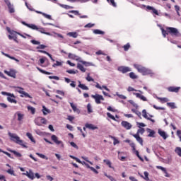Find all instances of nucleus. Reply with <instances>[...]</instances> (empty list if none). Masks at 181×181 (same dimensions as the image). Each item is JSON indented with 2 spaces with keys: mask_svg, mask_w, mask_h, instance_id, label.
<instances>
[{
  "mask_svg": "<svg viewBox=\"0 0 181 181\" xmlns=\"http://www.w3.org/2000/svg\"><path fill=\"white\" fill-rule=\"evenodd\" d=\"M67 35L70 36V37H74L76 39L78 36V34L76 32H70L67 33Z\"/></svg>",
  "mask_w": 181,
  "mask_h": 181,
  "instance_id": "nucleus-27",
  "label": "nucleus"
},
{
  "mask_svg": "<svg viewBox=\"0 0 181 181\" xmlns=\"http://www.w3.org/2000/svg\"><path fill=\"white\" fill-rule=\"evenodd\" d=\"M68 57L69 59H72L73 60H78V57L72 53H69Z\"/></svg>",
  "mask_w": 181,
  "mask_h": 181,
  "instance_id": "nucleus-29",
  "label": "nucleus"
},
{
  "mask_svg": "<svg viewBox=\"0 0 181 181\" xmlns=\"http://www.w3.org/2000/svg\"><path fill=\"white\" fill-rule=\"evenodd\" d=\"M8 152H11V153H13L16 156V158H22V154H21V153L11 149H8Z\"/></svg>",
  "mask_w": 181,
  "mask_h": 181,
  "instance_id": "nucleus-23",
  "label": "nucleus"
},
{
  "mask_svg": "<svg viewBox=\"0 0 181 181\" xmlns=\"http://www.w3.org/2000/svg\"><path fill=\"white\" fill-rule=\"evenodd\" d=\"M93 33L95 35H104V31H101L100 30L96 29L93 30Z\"/></svg>",
  "mask_w": 181,
  "mask_h": 181,
  "instance_id": "nucleus-40",
  "label": "nucleus"
},
{
  "mask_svg": "<svg viewBox=\"0 0 181 181\" xmlns=\"http://www.w3.org/2000/svg\"><path fill=\"white\" fill-rule=\"evenodd\" d=\"M158 134L160 136H162V138H163V139H166L168 138V135L166 134V132L159 129L158 130Z\"/></svg>",
  "mask_w": 181,
  "mask_h": 181,
  "instance_id": "nucleus-25",
  "label": "nucleus"
},
{
  "mask_svg": "<svg viewBox=\"0 0 181 181\" xmlns=\"http://www.w3.org/2000/svg\"><path fill=\"white\" fill-rule=\"evenodd\" d=\"M87 110L88 114H91V112H93V109H91V105L90 103L87 105Z\"/></svg>",
  "mask_w": 181,
  "mask_h": 181,
  "instance_id": "nucleus-51",
  "label": "nucleus"
},
{
  "mask_svg": "<svg viewBox=\"0 0 181 181\" xmlns=\"http://www.w3.org/2000/svg\"><path fill=\"white\" fill-rule=\"evenodd\" d=\"M132 136H134V138L136 139L137 142H139V144H140V145H141V146L144 145V139H142V138L139 136V134H132Z\"/></svg>",
  "mask_w": 181,
  "mask_h": 181,
  "instance_id": "nucleus-13",
  "label": "nucleus"
},
{
  "mask_svg": "<svg viewBox=\"0 0 181 181\" xmlns=\"http://www.w3.org/2000/svg\"><path fill=\"white\" fill-rule=\"evenodd\" d=\"M134 153L137 156V158H139V159H140V160L141 162H144V158L142 157H141V156L139 155V151H136L134 152Z\"/></svg>",
  "mask_w": 181,
  "mask_h": 181,
  "instance_id": "nucleus-49",
  "label": "nucleus"
},
{
  "mask_svg": "<svg viewBox=\"0 0 181 181\" xmlns=\"http://www.w3.org/2000/svg\"><path fill=\"white\" fill-rule=\"evenodd\" d=\"M146 9L148 11H152V13L155 15H159V13L158 12V10H156L155 8L151 6H146Z\"/></svg>",
  "mask_w": 181,
  "mask_h": 181,
  "instance_id": "nucleus-20",
  "label": "nucleus"
},
{
  "mask_svg": "<svg viewBox=\"0 0 181 181\" xmlns=\"http://www.w3.org/2000/svg\"><path fill=\"white\" fill-rule=\"evenodd\" d=\"M117 97H119V98H121L122 100H127V96L124 95L117 93Z\"/></svg>",
  "mask_w": 181,
  "mask_h": 181,
  "instance_id": "nucleus-60",
  "label": "nucleus"
},
{
  "mask_svg": "<svg viewBox=\"0 0 181 181\" xmlns=\"http://www.w3.org/2000/svg\"><path fill=\"white\" fill-rule=\"evenodd\" d=\"M145 132V129L144 128H140L139 129H138L137 133L139 135V134H141V135H143V134Z\"/></svg>",
  "mask_w": 181,
  "mask_h": 181,
  "instance_id": "nucleus-53",
  "label": "nucleus"
},
{
  "mask_svg": "<svg viewBox=\"0 0 181 181\" xmlns=\"http://www.w3.org/2000/svg\"><path fill=\"white\" fill-rule=\"evenodd\" d=\"M133 94L134 95H136L137 98H140V100H142V101H148V99H146V98L141 93H134Z\"/></svg>",
  "mask_w": 181,
  "mask_h": 181,
  "instance_id": "nucleus-17",
  "label": "nucleus"
},
{
  "mask_svg": "<svg viewBox=\"0 0 181 181\" xmlns=\"http://www.w3.org/2000/svg\"><path fill=\"white\" fill-rule=\"evenodd\" d=\"M7 173H8L9 175H12L13 176H15V171H13V170L12 169H8L7 170Z\"/></svg>",
  "mask_w": 181,
  "mask_h": 181,
  "instance_id": "nucleus-57",
  "label": "nucleus"
},
{
  "mask_svg": "<svg viewBox=\"0 0 181 181\" xmlns=\"http://www.w3.org/2000/svg\"><path fill=\"white\" fill-rule=\"evenodd\" d=\"M70 105L74 112H77V114H80V109L77 108V106H76L74 103H70Z\"/></svg>",
  "mask_w": 181,
  "mask_h": 181,
  "instance_id": "nucleus-22",
  "label": "nucleus"
},
{
  "mask_svg": "<svg viewBox=\"0 0 181 181\" xmlns=\"http://www.w3.org/2000/svg\"><path fill=\"white\" fill-rule=\"evenodd\" d=\"M80 63H82L83 64V66H86V67H88L90 66H93V64L90 63V62H87L86 61H79Z\"/></svg>",
  "mask_w": 181,
  "mask_h": 181,
  "instance_id": "nucleus-41",
  "label": "nucleus"
},
{
  "mask_svg": "<svg viewBox=\"0 0 181 181\" xmlns=\"http://www.w3.org/2000/svg\"><path fill=\"white\" fill-rule=\"evenodd\" d=\"M51 139H52V141H53V142H54V144H56L57 145H60L61 144H63V141H59V140H58V138H57V136L54 135V134H53V135L51 136Z\"/></svg>",
  "mask_w": 181,
  "mask_h": 181,
  "instance_id": "nucleus-16",
  "label": "nucleus"
},
{
  "mask_svg": "<svg viewBox=\"0 0 181 181\" xmlns=\"http://www.w3.org/2000/svg\"><path fill=\"white\" fill-rule=\"evenodd\" d=\"M21 23L24 25V26H27V28L33 29V30H39V28H37V26H36L35 24H28L25 21H22Z\"/></svg>",
  "mask_w": 181,
  "mask_h": 181,
  "instance_id": "nucleus-10",
  "label": "nucleus"
},
{
  "mask_svg": "<svg viewBox=\"0 0 181 181\" xmlns=\"http://www.w3.org/2000/svg\"><path fill=\"white\" fill-rule=\"evenodd\" d=\"M28 111L31 112V114L33 115L36 112V109L32 106H28L27 107Z\"/></svg>",
  "mask_w": 181,
  "mask_h": 181,
  "instance_id": "nucleus-35",
  "label": "nucleus"
},
{
  "mask_svg": "<svg viewBox=\"0 0 181 181\" xmlns=\"http://www.w3.org/2000/svg\"><path fill=\"white\" fill-rule=\"evenodd\" d=\"M170 93H179L180 87L170 86L167 88Z\"/></svg>",
  "mask_w": 181,
  "mask_h": 181,
  "instance_id": "nucleus-14",
  "label": "nucleus"
},
{
  "mask_svg": "<svg viewBox=\"0 0 181 181\" xmlns=\"http://www.w3.org/2000/svg\"><path fill=\"white\" fill-rule=\"evenodd\" d=\"M168 35L174 36L175 37H180L181 34L179 32V30L177 28H173V27H168Z\"/></svg>",
  "mask_w": 181,
  "mask_h": 181,
  "instance_id": "nucleus-4",
  "label": "nucleus"
},
{
  "mask_svg": "<svg viewBox=\"0 0 181 181\" xmlns=\"http://www.w3.org/2000/svg\"><path fill=\"white\" fill-rule=\"evenodd\" d=\"M175 153H177L178 155V156L181 157V148L180 147H176V148L175 149Z\"/></svg>",
  "mask_w": 181,
  "mask_h": 181,
  "instance_id": "nucleus-46",
  "label": "nucleus"
},
{
  "mask_svg": "<svg viewBox=\"0 0 181 181\" xmlns=\"http://www.w3.org/2000/svg\"><path fill=\"white\" fill-rule=\"evenodd\" d=\"M86 128H88V129H92L93 131H94V129H98V127H97V126L93 124H88L86 123L85 124Z\"/></svg>",
  "mask_w": 181,
  "mask_h": 181,
  "instance_id": "nucleus-19",
  "label": "nucleus"
},
{
  "mask_svg": "<svg viewBox=\"0 0 181 181\" xmlns=\"http://www.w3.org/2000/svg\"><path fill=\"white\" fill-rule=\"evenodd\" d=\"M177 136L180 138V141L181 142V130L177 131Z\"/></svg>",
  "mask_w": 181,
  "mask_h": 181,
  "instance_id": "nucleus-64",
  "label": "nucleus"
},
{
  "mask_svg": "<svg viewBox=\"0 0 181 181\" xmlns=\"http://www.w3.org/2000/svg\"><path fill=\"white\" fill-rule=\"evenodd\" d=\"M49 78H50V80H60V78H59V76H49Z\"/></svg>",
  "mask_w": 181,
  "mask_h": 181,
  "instance_id": "nucleus-61",
  "label": "nucleus"
},
{
  "mask_svg": "<svg viewBox=\"0 0 181 181\" xmlns=\"http://www.w3.org/2000/svg\"><path fill=\"white\" fill-rule=\"evenodd\" d=\"M167 105L168 107L172 108V110H175L176 108V105L175 103H167Z\"/></svg>",
  "mask_w": 181,
  "mask_h": 181,
  "instance_id": "nucleus-39",
  "label": "nucleus"
},
{
  "mask_svg": "<svg viewBox=\"0 0 181 181\" xmlns=\"http://www.w3.org/2000/svg\"><path fill=\"white\" fill-rule=\"evenodd\" d=\"M36 69H37V70H38V71H40V73H42V74H47V76L52 74L51 72H48L47 71H45V70L40 69L39 66H37Z\"/></svg>",
  "mask_w": 181,
  "mask_h": 181,
  "instance_id": "nucleus-26",
  "label": "nucleus"
},
{
  "mask_svg": "<svg viewBox=\"0 0 181 181\" xmlns=\"http://www.w3.org/2000/svg\"><path fill=\"white\" fill-rule=\"evenodd\" d=\"M57 66H62V62L56 61V63L52 65V67H56Z\"/></svg>",
  "mask_w": 181,
  "mask_h": 181,
  "instance_id": "nucleus-63",
  "label": "nucleus"
},
{
  "mask_svg": "<svg viewBox=\"0 0 181 181\" xmlns=\"http://www.w3.org/2000/svg\"><path fill=\"white\" fill-rule=\"evenodd\" d=\"M168 28H165V30H164L163 28H161V31H162V35L163 36V37H166V36H168V35H169V33H168Z\"/></svg>",
  "mask_w": 181,
  "mask_h": 181,
  "instance_id": "nucleus-30",
  "label": "nucleus"
},
{
  "mask_svg": "<svg viewBox=\"0 0 181 181\" xmlns=\"http://www.w3.org/2000/svg\"><path fill=\"white\" fill-rule=\"evenodd\" d=\"M130 146L132 148V151L134 152L136 151L137 150L135 148V144L134 143H130Z\"/></svg>",
  "mask_w": 181,
  "mask_h": 181,
  "instance_id": "nucleus-58",
  "label": "nucleus"
},
{
  "mask_svg": "<svg viewBox=\"0 0 181 181\" xmlns=\"http://www.w3.org/2000/svg\"><path fill=\"white\" fill-rule=\"evenodd\" d=\"M34 122L38 127H42V124H44L45 125L47 124V120L42 117H38L35 119Z\"/></svg>",
  "mask_w": 181,
  "mask_h": 181,
  "instance_id": "nucleus-6",
  "label": "nucleus"
},
{
  "mask_svg": "<svg viewBox=\"0 0 181 181\" xmlns=\"http://www.w3.org/2000/svg\"><path fill=\"white\" fill-rule=\"evenodd\" d=\"M142 116L144 118H146V119H148V114L146 113V110H142Z\"/></svg>",
  "mask_w": 181,
  "mask_h": 181,
  "instance_id": "nucleus-50",
  "label": "nucleus"
},
{
  "mask_svg": "<svg viewBox=\"0 0 181 181\" xmlns=\"http://www.w3.org/2000/svg\"><path fill=\"white\" fill-rule=\"evenodd\" d=\"M23 175L27 176L29 179L31 180H33L35 179V174L33 173V171L32 170H29V171H26Z\"/></svg>",
  "mask_w": 181,
  "mask_h": 181,
  "instance_id": "nucleus-12",
  "label": "nucleus"
},
{
  "mask_svg": "<svg viewBox=\"0 0 181 181\" xmlns=\"http://www.w3.org/2000/svg\"><path fill=\"white\" fill-rule=\"evenodd\" d=\"M1 54H3V56H6V57H8V59H11V60H15V62H16L17 63H19V59L15 58V57H11L8 54H6L4 52H1Z\"/></svg>",
  "mask_w": 181,
  "mask_h": 181,
  "instance_id": "nucleus-18",
  "label": "nucleus"
},
{
  "mask_svg": "<svg viewBox=\"0 0 181 181\" xmlns=\"http://www.w3.org/2000/svg\"><path fill=\"white\" fill-rule=\"evenodd\" d=\"M92 98H94L96 104H100L101 101H104V97L103 95L96 94V95H92Z\"/></svg>",
  "mask_w": 181,
  "mask_h": 181,
  "instance_id": "nucleus-7",
  "label": "nucleus"
},
{
  "mask_svg": "<svg viewBox=\"0 0 181 181\" xmlns=\"http://www.w3.org/2000/svg\"><path fill=\"white\" fill-rule=\"evenodd\" d=\"M36 155L37 156H39L40 158H41L42 159H45L46 160H47V159H49L46 156H45V154H42L40 153H36Z\"/></svg>",
  "mask_w": 181,
  "mask_h": 181,
  "instance_id": "nucleus-44",
  "label": "nucleus"
},
{
  "mask_svg": "<svg viewBox=\"0 0 181 181\" xmlns=\"http://www.w3.org/2000/svg\"><path fill=\"white\" fill-rule=\"evenodd\" d=\"M157 169H160V170H162V172H163L165 173V177H170V175L169 173H168V171L166 170V168L160 166V165H158L156 166Z\"/></svg>",
  "mask_w": 181,
  "mask_h": 181,
  "instance_id": "nucleus-15",
  "label": "nucleus"
},
{
  "mask_svg": "<svg viewBox=\"0 0 181 181\" xmlns=\"http://www.w3.org/2000/svg\"><path fill=\"white\" fill-rule=\"evenodd\" d=\"M129 76L130 78H132V80H135V79L138 78V76L135 75V73H134V72H130L129 74Z\"/></svg>",
  "mask_w": 181,
  "mask_h": 181,
  "instance_id": "nucleus-38",
  "label": "nucleus"
},
{
  "mask_svg": "<svg viewBox=\"0 0 181 181\" xmlns=\"http://www.w3.org/2000/svg\"><path fill=\"white\" fill-rule=\"evenodd\" d=\"M93 26H95V24L89 23L86 25H85L84 28H93Z\"/></svg>",
  "mask_w": 181,
  "mask_h": 181,
  "instance_id": "nucleus-54",
  "label": "nucleus"
},
{
  "mask_svg": "<svg viewBox=\"0 0 181 181\" xmlns=\"http://www.w3.org/2000/svg\"><path fill=\"white\" fill-rule=\"evenodd\" d=\"M158 100L162 103V104L165 103H168L169 101V99L168 98H158Z\"/></svg>",
  "mask_w": 181,
  "mask_h": 181,
  "instance_id": "nucleus-37",
  "label": "nucleus"
},
{
  "mask_svg": "<svg viewBox=\"0 0 181 181\" xmlns=\"http://www.w3.org/2000/svg\"><path fill=\"white\" fill-rule=\"evenodd\" d=\"M104 163L107 165L110 169H114V167H112L111 161L110 160L105 159L103 160Z\"/></svg>",
  "mask_w": 181,
  "mask_h": 181,
  "instance_id": "nucleus-28",
  "label": "nucleus"
},
{
  "mask_svg": "<svg viewBox=\"0 0 181 181\" xmlns=\"http://www.w3.org/2000/svg\"><path fill=\"white\" fill-rule=\"evenodd\" d=\"M79 84L78 85V87H79V88H81L82 90H88V88L84 85V84H82L81 82L79 81H78Z\"/></svg>",
  "mask_w": 181,
  "mask_h": 181,
  "instance_id": "nucleus-31",
  "label": "nucleus"
},
{
  "mask_svg": "<svg viewBox=\"0 0 181 181\" xmlns=\"http://www.w3.org/2000/svg\"><path fill=\"white\" fill-rule=\"evenodd\" d=\"M8 135L10 137L11 141L13 142H15L18 145H21V146H23V148H28V146L23 144V140H21V137L16 135V134L8 132Z\"/></svg>",
  "mask_w": 181,
  "mask_h": 181,
  "instance_id": "nucleus-1",
  "label": "nucleus"
},
{
  "mask_svg": "<svg viewBox=\"0 0 181 181\" xmlns=\"http://www.w3.org/2000/svg\"><path fill=\"white\" fill-rule=\"evenodd\" d=\"M4 73L9 77H13V78H16V71L13 69H11L10 71L5 70Z\"/></svg>",
  "mask_w": 181,
  "mask_h": 181,
  "instance_id": "nucleus-9",
  "label": "nucleus"
},
{
  "mask_svg": "<svg viewBox=\"0 0 181 181\" xmlns=\"http://www.w3.org/2000/svg\"><path fill=\"white\" fill-rule=\"evenodd\" d=\"M130 47H131V45H129V42L127 43L125 45L123 46V49L124 52H128Z\"/></svg>",
  "mask_w": 181,
  "mask_h": 181,
  "instance_id": "nucleus-42",
  "label": "nucleus"
},
{
  "mask_svg": "<svg viewBox=\"0 0 181 181\" xmlns=\"http://www.w3.org/2000/svg\"><path fill=\"white\" fill-rule=\"evenodd\" d=\"M84 165H86V168L88 169H90V170L92 172H93V173H95V175H98V171L95 170V168H94L93 167L90 166V165L87 164V163L83 162Z\"/></svg>",
  "mask_w": 181,
  "mask_h": 181,
  "instance_id": "nucleus-21",
  "label": "nucleus"
},
{
  "mask_svg": "<svg viewBox=\"0 0 181 181\" xmlns=\"http://www.w3.org/2000/svg\"><path fill=\"white\" fill-rule=\"evenodd\" d=\"M144 177L142 175H140L141 177H142V179H144V180L146 181H149V173H148L147 171H145L144 173Z\"/></svg>",
  "mask_w": 181,
  "mask_h": 181,
  "instance_id": "nucleus-24",
  "label": "nucleus"
},
{
  "mask_svg": "<svg viewBox=\"0 0 181 181\" xmlns=\"http://www.w3.org/2000/svg\"><path fill=\"white\" fill-rule=\"evenodd\" d=\"M127 91H129V93H131V91H139V93H142V91L141 90H138L135 88H134L133 87L129 86L127 88Z\"/></svg>",
  "mask_w": 181,
  "mask_h": 181,
  "instance_id": "nucleus-47",
  "label": "nucleus"
},
{
  "mask_svg": "<svg viewBox=\"0 0 181 181\" xmlns=\"http://www.w3.org/2000/svg\"><path fill=\"white\" fill-rule=\"evenodd\" d=\"M77 69H78V70H81V71H82L83 73H86V68H84L82 64H78Z\"/></svg>",
  "mask_w": 181,
  "mask_h": 181,
  "instance_id": "nucleus-34",
  "label": "nucleus"
},
{
  "mask_svg": "<svg viewBox=\"0 0 181 181\" xmlns=\"http://www.w3.org/2000/svg\"><path fill=\"white\" fill-rule=\"evenodd\" d=\"M38 32H40V33H44V35H49V33L45 32V28H38Z\"/></svg>",
  "mask_w": 181,
  "mask_h": 181,
  "instance_id": "nucleus-56",
  "label": "nucleus"
},
{
  "mask_svg": "<svg viewBox=\"0 0 181 181\" xmlns=\"http://www.w3.org/2000/svg\"><path fill=\"white\" fill-rule=\"evenodd\" d=\"M121 125L122 127H123V128H124L127 131L131 129V128H132V124L127 121H122L121 122Z\"/></svg>",
  "mask_w": 181,
  "mask_h": 181,
  "instance_id": "nucleus-11",
  "label": "nucleus"
},
{
  "mask_svg": "<svg viewBox=\"0 0 181 181\" xmlns=\"http://www.w3.org/2000/svg\"><path fill=\"white\" fill-rule=\"evenodd\" d=\"M107 116L108 117V118H110V119H113V121H117V119H115V117L111 115V113L107 112Z\"/></svg>",
  "mask_w": 181,
  "mask_h": 181,
  "instance_id": "nucleus-52",
  "label": "nucleus"
},
{
  "mask_svg": "<svg viewBox=\"0 0 181 181\" xmlns=\"http://www.w3.org/2000/svg\"><path fill=\"white\" fill-rule=\"evenodd\" d=\"M153 108H155V110H161L162 111H165V107H158L156 105H153Z\"/></svg>",
  "mask_w": 181,
  "mask_h": 181,
  "instance_id": "nucleus-55",
  "label": "nucleus"
},
{
  "mask_svg": "<svg viewBox=\"0 0 181 181\" xmlns=\"http://www.w3.org/2000/svg\"><path fill=\"white\" fill-rule=\"evenodd\" d=\"M107 110L111 111V112H117V109H114L111 106H109L107 107Z\"/></svg>",
  "mask_w": 181,
  "mask_h": 181,
  "instance_id": "nucleus-59",
  "label": "nucleus"
},
{
  "mask_svg": "<svg viewBox=\"0 0 181 181\" xmlns=\"http://www.w3.org/2000/svg\"><path fill=\"white\" fill-rule=\"evenodd\" d=\"M26 135H27L28 138H29V139L30 140L31 142H34V144L36 143V141H35V139L33 138V136H32V134L28 132V133H26Z\"/></svg>",
  "mask_w": 181,
  "mask_h": 181,
  "instance_id": "nucleus-32",
  "label": "nucleus"
},
{
  "mask_svg": "<svg viewBox=\"0 0 181 181\" xmlns=\"http://www.w3.org/2000/svg\"><path fill=\"white\" fill-rule=\"evenodd\" d=\"M2 95H7V101L8 103H11L13 104H18V100H16L15 98L16 97L13 93H7V92H1Z\"/></svg>",
  "mask_w": 181,
  "mask_h": 181,
  "instance_id": "nucleus-3",
  "label": "nucleus"
},
{
  "mask_svg": "<svg viewBox=\"0 0 181 181\" xmlns=\"http://www.w3.org/2000/svg\"><path fill=\"white\" fill-rule=\"evenodd\" d=\"M16 115L18 116V121H22V119H23V117H25V115L21 114L19 112H18Z\"/></svg>",
  "mask_w": 181,
  "mask_h": 181,
  "instance_id": "nucleus-36",
  "label": "nucleus"
},
{
  "mask_svg": "<svg viewBox=\"0 0 181 181\" xmlns=\"http://www.w3.org/2000/svg\"><path fill=\"white\" fill-rule=\"evenodd\" d=\"M0 152H2V153H4V155L8 156V157L10 158L11 159H13V158L11 156V153H9L8 152L5 151L1 148H0Z\"/></svg>",
  "mask_w": 181,
  "mask_h": 181,
  "instance_id": "nucleus-45",
  "label": "nucleus"
},
{
  "mask_svg": "<svg viewBox=\"0 0 181 181\" xmlns=\"http://www.w3.org/2000/svg\"><path fill=\"white\" fill-rule=\"evenodd\" d=\"M118 71H120V73H123V74H125V73H129V71H132V69L129 66H119L117 69Z\"/></svg>",
  "mask_w": 181,
  "mask_h": 181,
  "instance_id": "nucleus-8",
  "label": "nucleus"
},
{
  "mask_svg": "<svg viewBox=\"0 0 181 181\" xmlns=\"http://www.w3.org/2000/svg\"><path fill=\"white\" fill-rule=\"evenodd\" d=\"M134 67L138 71L139 73H141L143 76H149V74H152V71L145 68L142 65L134 64Z\"/></svg>",
  "mask_w": 181,
  "mask_h": 181,
  "instance_id": "nucleus-2",
  "label": "nucleus"
},
{
  "mask_svg": "<svg viewBox=\"0 0 181 181\" xmlns=\"http://www.w3.org/2000/svg\"><path fill=\"white\" fill-rule=\"evenodd\" d=\"M8 8L9 9V13H15V8H13V7L12 6V4H10L9 6H8Z\"/></svg>",
  "mask_w": 181,
  "mask_h": 181,
  "instance_id": "nucleus-48",
  "label": "nucleus"
},
{
  "mask_svg": "<svg viewBox=\"0 0 181 181\" xmlns=\"http://www.w3.org/2000/svg\"><path fill=\"white\" fill-rule=\"evenodd\" d=\"M147 129L150 132L149 134L148 135V136L154 138L155 137V131L151 130V129Z\"/></svg>",
  "mask_w": 181,
  "mask_h": 181,
  "instance_id": "nucleus-43",
  "label": "nucleus"
},
{
  "mask_svg": "<svg viewBox=\"0 0 181 181\" xmlns=\"http://www.w3.org/2000/svg\"><path fill=\"white\" fill-rule=\"evenodd\" d=\"M87 81H94V78H93L91 76H90V74H88L86 77Z\"/></svg>",
  "mask_w": 181,
  "mask_h": 181,
  "instance_id": "nucleus-62",
  "label": "nucleus"
},
{
  "mask_svg": "<svg viewBox=\"0 0 181 181\" xmlns=\"http://www.w3.org/2000/svg\"><path fill=\"white\" fill-rule=\"evenodd\" d=\"M42 112L45 115H47V114H50V110L46 108V106H42Z\"/></svg>",
  "mask_w": 181,
  "mask_h": 181,
  "instance_id": "nucleus-33",
  "label": "nucleus"
},
{
  "mask_svg": "<svg viewBox=\"0 0 181 181\" xmlns=\"http://www.w3.org/2000/svg\"><path fill=\"white\" fill-rule=\"evenodd\" d=\"M23 90H25V89L22 87H19V86L16 87V93H19V94H21V97H22V98L25 97V98H32L30 95H29V93L25 92Z\"/></svg>",
  "mask_w": 181,
  "mask_h": 181,
  "instance_id": "nucleus-5",
  "label": "nucleus"
}]
</instances>
